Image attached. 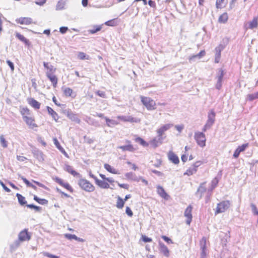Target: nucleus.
<instances>
[{
    "instance_id": "obj_14",
    "label": "nucleus",
    "mask_w": 258,
    "mask_h": 258,
    "mask_svg": "<svg viewBox=\"0 0 258 258\" xmlns=\"http://www.w3.org/2000/svg\"><path fill=\"white\" fill-rule=\"evenodd\" d=\"M172 125H173L172 124H166L161 126L157 130V134L165 136V132L168 130L171 127H172Z\"/></svg>"
},
{
    "instance_id": "obj_62",
    "label": "nucleus",
    "mask_w": 258,
    "mask_h": 258,
    "mask_svg": "<svg viewBox=\"0 0 258 258\" xmlns=\"http://www.w3.org/2000/svg\"><path fill=\"white\" fill-rule=\"evenodd\" d=\"M162 238L168 243H172L171 239L166 236H162Z\"/></svg>"
},
{
    "instance_id": "obj_43",
    "label": "nucleus",
    "mask_w": 258,
    "mask_h": 258,
    "mask_svg": "<svg viewBox=\"0 0 258 258\" xmlns=\"http://www.w3.org/2000/svg\"><path fill=\"white\" fill-rule=\"evenodd\" d=\"M201 249H206V238L203 237L200 241Z\"/></svg>"
},
{
    "instance_id": "obj_24",
    "label": "nucleus",
    "mask_w": 258,
    "mask_h": 258,
    "mask_svg": "<svg viewBox=\"0 0 258 258\" xmlns=\"http://www.w3.org/2000/svg\"><path fill=\"white\" fill-rule=\"evenodd\" d=\"M28 103L34 108L38 109L40 107V103L34 98H30L28 99Z\"/></svg>"
},
{
    "instance_id": "obj_1",
    "label": "nucleus",
    "mask_w": 258,
    "mask_h": 258,
    "mask_svg": "<svg viewBox=\"0 0 258 258\" xmlns=\"http://www.w3.org/2000/svg\"><path fill=\"white\" fill-rule=\"evenodd\" d=\"M31 238L30 235L28 233V230L27 229H24L19 234V240L16 241L11 246V248H13V247L16 248L18 247L20 245V241H24L26 240H29Z\"/></svg>"
},
{
    "instance_id": "obj_46",
    "label": "nucleus",
    "mask_w": 258,
    "mask_h": 258,
    "mask_svg": "<svg viewBox=\"0 0 258 258\" xmlns=\"http://www.w3.org/2000/svg\"><path fill=\"white\" fill-rule=\"evenodd\" d=\"M218 183V180L216 177H215V178H214L212 180V181L211 182V187L210 190H212L213 189H214L216 187Z\"/></svg>"
},
{
    "instance_id": "obj_64",
    "label": "nucleus",
    "mask_w": 258,
    "mask_h": 258,
    "mask_svg": "<svg viewBox=\"0 0 258 258\" xmlns=\"http://www.w3.org/2000/svg\"><path fill=\"white\" fill-rule=\"evenodd\" d=\"M46 0H37L35 3L39 6H42L46 3Z\"/></svg>"
},
{
    "instance_id": "obj_26",
    "label": "nucleus",
    "mask_w": 258,
    "mask_h": 258,
    "mask_svg": "<svg viewBox=\"0 0 258 258\" xmlns=\"http://www.w3.org/2000/svg\"><path fill=\"white\" fill-rule=\"evenodd\" d=\"M258 25L257 18L256 17L253 18V20L249 22L248 24V26L246 27V29H253L257 27Z\"/></svg>"
},
{
    "instance_id": "obj_23",
    "label": "nucleus",
    "mask_w": 258,
    "mask_h": 258,
    "mask_svg": "<svg viewBox=\"0 0 258 258\" xmlns=\"http://www.w3.org/2000/svg\"><path fill=\"white\" fill-rule=\"evenodd\" d=\"M159 250L165 256L168 257L169 255V249L163 243L159 242Z\"/></svg>"
},
{
    "instance_id": "obj_21",
    "label": "nucleus",
    "mask_w": 258,
    "mask_h": 258,
    "mask_svg": "<svg viewBox=\"0 0 258 258\" xmlns=\"http://www.w3.org/2000/svg\"><path fill=\"white\" fill-rule=\"evenodd\" d=\"M215 113L214 110H211L210 112L208 113V118L207 121L206 123H207L210 126H212L215 121Z\"/></svg>"
},
{
    "instance_id": "obj_27",
    "label": "nucleus",
    "mask_w": 258,
    "mask_h": 258,
    "mask_svg": "<svg viewBox=\"0 0 258 258\" xmlns=\"http://www.w3.org/2000/svg\"><path fill=\"white\" fill-rule=\"evenodd\" d=\"M46 108L48 113L52 116L53 119L55 121H57L58 119V116L57 113L54 111L51 107L47 106Z\"/></svg>"
},
{
    "instance_id": "obj_28",
    "label": "nucleus",
    "mask_w": 258,
    "mask_h": 258,
    "mask_svg": "<svg viewBox=\"0 0 258 258\" xmlns=\"http://www.w3.org/2000/svg\"><path fill=\"white\" fill-rule=\"evenodd\" d=\"M96 183L97 185H98L100 187L102 188L106 189L109 187V184L104 180H101L98 179H96Z\"/></svg>"
},
{
    "instance_id": "obj_18",
    "label": "nucleus",
    "mask_w": 258,
    "mask_h": 258,
    "mask_svg": "<svg viewBox=\"0 0 258 258\" xmlns=\"http://www.w3.org/2000/svg\"><path fill=\"white\" fill-rule=\"evenodd\" d=\"M125 176L128 179L137 182H139L140 180V179H141V176L138 177L137 176H136L135 173L132 172H127L125 173Z\"/></svg>"
},
{
    "instance_id": "obj_54",
    "label": "nucleus",
    "mask_w": 258,
    "mask_h": 258,
    "mask_svg": "<svg viewBox=\"0 0 258 258\" xmlns=\"http://www.w3.org/2000/svg\"><path fill=\"white\" fill-rule=\"evenodd\" d=\"M105 24L109 26H114L116 25V23L115 22V20L112 19L109 21H108L105 23Z\"/></svg>"
},
{
    "instance_id": "obj_6",
    "label": "nucleus",
    "mask_w": 258,
    "mask_h": 258,
    "mask_svg": "<svg viewBox=\"0 0 258 258\" xmlns=\"http://www.w3.org/2000/svg\"><path fill=\"white\" fill-rule=\"evenodd\" d=\"M165 138L166 136H162L160 134H157V136L151 140V144L154 148H156L163 143V140Z\"/></svg>"
},
{
    "instance_id": "obj_7",
    "label": "nucleus",
    "mask_w": 258,
    "mask_h": 258,
    "mask_svg": "<svg viewBox=\"0 0 258 258\" xmlns=\"http://www.w3.org/2000/svg\"><path fill=\"white\" fill-rule=\"evenodd\" d=\"M63 113L72 121H74L77 123H80L81 120L79 118L77 115L73 113L70 109H67L64 110Z\"/></svg>"
},
{
    "instance_id": "obj_35",
    "label": "nucleus",
    "mask_w": 258,
    "mask_h": 258,
    "mask_svg": "<svg viewBox=\"0 0 258 258\" xmlns=\"http://www.w3.org/2000/svg\"><path fill=\"white\" fill-rule=\"evenodd\" d=\"M104 166V168L110 173L113 174H118L117 171H116L114 168L112 167L110 165L108 164H105Z\"/></svg>"
},
{
    "instance_id": "obj_3",
    "label": "nucleus",
    "mask_w": 258,
    "mask_h": 258,
    "mask_svg": "<svg viewBox=\"0 0 258 258\" xmlns=\"http://www.w3.org/2000/svg\"><path fill=\"white\" fill-rule=\"evenodd\" d=\"M141 102L146 106L147 109L149 110H153L155 109L156 103L150 97H144L141 96Z\"/></svg>"
},
{
    "instance_id": "obj_17",
    "label": "nucleus",
    "mask_w": 258,
    "mask_h": 258,
    "mask_svg": "<svg viewBox=\"0 0 258 258\" xmlns=\"http://www.w3.org/2000/svg\"><path fill=\"white\" fill-rule=\"evenodd\" d=\"M46 76L47 78L50 80L51 82L52 86L54 88H56L57 84L58 79L57 77L54 74H51L48 73H46Z\"/></svg>"
},
{
    "instance_id": "obj_22",
    "label": "nucleus",
    "mask_w": 258,
    "mask_h": 258,
    "mask_svg": "<svg viewBox=\"0 0 258 258\" xmlns=\"http://www.w3.org/2000/svg\"><path fill=\"white\" fill-rule=\"evenodd\" d=\"M168 157L169 160L175 164H177L179 162V160L177 156L172 151H170L168 153Z\"/></svg>"
},
{
    "instance_id": "obj_44",
    "label": "nucleus",
    "mask_w": 258,
    "mask_h": 258,
    "mask_svg": "<svg viewBox=\"0 0 258 258\" xmlns=\"http://www.w3.org/2000/svg\"><path fill=\"white\" fill-rule=\"evenodd\" d=\"M102 28L101 26H96L92 29H90L89 30V32L91 34H94L98 31H99Z\"/></svg>"
},
{
    "instance_id": "obj_2",
    "label": "nucleus",
    "mask_w": 258,
    "mask_h": 258,
    "mask_svg": "<svg viewBox=\"0 0 258 258\" xmlns=\"http://www.w3.org/2000/svg\"><path fill=\"white\" fill-rule=\"evenodd\" d=\"M78 184L82 189L88 192L93 191L95 189L94 186L85 179H80L78 181Z\"/></svg>"
},
{
    "instance_id": "obj_63",
    "label": "nucleus",
    "mask_w": 258,
    "mask_h": 258,
    "mask_svg": "<svg viewBox=\"0 0 258 258\" xmlns=\"http://www.w3.org/2000/svg\"><path fill=\"white\" fill-rule=\"evenodd\" d=\"M68 28L67 27H61L59 28V32L62 34H64L68 31Z\"/></svg>"
},
{
    "instance_id": "obj_8",
    "label": "nucleus",
    "mask_w": 258,
    "mask_h": 258,
    "mask_svg": "<svg viewBox=\"0 0 258 258\" xmlns=\"http://www.w3.org/2000/svg\"><path fill=\"white\" fill-rule=\"evenodd\" d=\"M192 207L191 205H189L186 209H185L184 213V215L185 217L187 218V220L186 221V223L187 225H189L191 223V221L192 220V214H191V211H192Z\"/></svg>"
},
{
    "instance_id": "obj_20",
    "label": "nucleus",
    "mask_w": 258,
    "mask_h": 258,
    "mask_svg": "<svg viewBox=\"0 0 258 258\" xmlns=\"http://www.w3.org/2000/svg\"><path fill=\"white\" fill-rule=\"evenodd\" d=\"M23 118L26 124L29 125L30 127L33 128L34 127L37 126V125L34 122V119H33L32 117H28L27 116H23Z\"/></svg>"
},
{
    "instance_id": "obj_40",
    "label": "nucleus",
    "mask_w": 258,
    "mask_h": 258,
    "mask_svg": "<svg viewBox=\"0 0 258 258\" xmlns=\"http://www.w3.org/2000/svg\"><path fill=\"white\" fill-rule=\"evenodd\" d=\"M16 36L20 41L24 42L25 44H27L28 43V40L21 34L17 33L16 35Z\"/></svg>"
},
{
    "instance_id": "obj_33",
    "label": "nucleus",
    "mask_w": 258,
    "mask_h": 258,
    "mask_svg": "<svg viewBox=\"0 0 258 258\" xmlns=\"http://www.w3.org/2000/svg\"><path fill=\"white\" fill-rule=\"evenodd\" d=\"M124 201L119 196H118L116 205V207L118 209H122L124 206Z\"/></svg>"
},
{
    "instance_id": "obj_45",
    "label": "nucleus",
    "mask_w": 258,
    "mask_h": 258,
    "mask_svg": "<svg viewBox=\"0 0 258 258\" xmlns=\"http://www.w3.org/2000/svg\"><path fill=\"white\" fill-rule=\"evenodd\" d=\"M27 207L30 209H33L37 212H41V207L34 205L33 204L27 205Z\"/></svg>"
},
{
    "instance_id": "obj_51",
    "label": "nucleus",
    "mask_w": 258,
    "mask_h": 258,
    "mask_svg": "<svg viewBox=\"0 0 258 258\" xmlns=\"http://www.w3.org/2000/svg\"><path fill=\"white\" fill-rule=\"evenodd\" d=\"M248 143L244 144L240 146H238L237 149L241 153V152L244 151L245 150L246 148L248 147Z\"/></svg>"
},
{
    "instance_id": "obj_42",
    "label": "nucleus",
    "mask_w": 258,
    "mask_h": 258,
    "mask_svg": "<svg viewBox=\"0 0 258 258\" xmlns=\"http://www.w3.org/2000/svg\"><path fill=\"white\" fill-rule=\"evenodd\" d=\"M0 143L3 147L5 148L8 147V143L3 135L0 136Z\"/></svg>"
},
{
    "instance_id": "obj_15",
    "label": "nucleus",
    "mask_w": 258,
    "mask_h": 258,
    "mask_svg": "<svg viewBox=\"0 0 258 258\" xmlns=\"http://www.w3.org/2000/svg\"><path fill=\"white\" fill-rule=\"evenodd\" d=\"M157 192L158 194L162 198L168 200L169 198V196L166 193L164 189L163 188L162 186L160 185H158L157 186Z\"/></svg>"
},
{
    "instance_id": "obj_52",
    "label": "nucleus",
    "mask_w": 258,
    "mask_h": 258,
    "mask_svg": "<svg viewBox=\"0 0 258 258\" xmlns=\"http://www.w3.org/2000/svg\"><path fill=\"white\" fill-rule=\"evenodd\" d=\"M65 237L69 240L77 239V236L75 234H65Z\"/></svg>"
},
{
    "instance_id": "obj_9",
    "label": "nucleus",
    "mask_w": 258,
    "mask_h": 258,
    "mask_svg": "<svg viewBox=\"0 0 258 258\" xmlns=\"http://www.w3.org/2000/svg\"><path fill=\"white\" fill-rule=\"evenodd\" d=\"M224 47L222 45L220 44L215 49V62L218 63L220 61L221 57V52L223 50Z\"/></svg>"
},
{
    "instance_id": "obj_53",
    "label": "nucleus",
    "mask_w": 258,
    "mask_h": 258,
    "mask_svg": "<svg viewBox=\"0 0 258 258\" xmlns=\"http://www.w3.org/2000/svg\"><path fill=\"white\" fill-rule=\"evenodd\" d=\"M43 255L47 256L49 258H60L59 256L49 253L47 252H44L43 253Z\"/></svg>"
},
{
    "instance_id": "obj_37",
    "label": "nucleus",
    "mask_w": 258,
    "mask_h": 258,
    "mask_svg": "<svg viewBox=\"0 0 258 258\" xmlns=\"http://www.w3.org/2000/svg\"><path fill=\"white\" fill-rule=\"evenodd\" d=\"M197 169H195V167H192L191 166L186 171V172L184 173V175L190 176L195 174L197 172Z\"/></svg>"
},
{
    "instance_id": "obj_36",
    "label": "nucleus",
    "mask_w": 258,
    "mask_h": 258,
    "mask_svg": "<svg viewBox=\"0 0 258 258\" xmlns=\"http://www.w3.org/2000/svg\"><path fill=\"white\" fill-rule=\"evenodd\" d=\"M105 119L108 126L112 127V126L118 124V122L115 120L110 119L107 117H105Z\"/></svg>"
},
{
    "instance_id": "obj_34",
    "label": "nucleus",
    "mask_w": 258,
    "mask_h": 258,
    "mask_svg": "<svg viewBox=\"0 0 258 258\" xmlns=\"http://www.w3.org/2000/svg\"><path fill=\"white\" fill-rule=\"evenodd\" d=\"M34 200L37 202H38L39 204L42 205H47L48 202L47 200L44 199H40L36 196H34Z\"/></svg>"
},
{
    "instance_id": "obj_19",
    "label": "nucleus",
    "mask_w": 258,
    "mask_h": 258,
    "mask_svg": "<svg viewBox=\"0 0 258 258\" xmlns=\"http://www.w3.org/2000/svg\"><path fill=\"white\" fill-rule=\"evenodd\" d=\"M64 169L65 171L70 173V174L73 175L74 176L78 177H80L81 176V175L80 174V173L77 172L75 170H74L73 169L72 167L70 165H65Z\"/></svg>"
},
{
    "instance_id": "obj_47",
    "label": "nucleus",
    "mask_w": 258,
    "mask_h": 258,
    "mask_svg": "<svg viewBox=\"0 0 258 258\" xmlns=\"http://www.w3.org/2000/svg\"><path fill=\"white\" fill-rule=\"evenodd\" d=\"M47 70V71H46V73L53 74L55 72L56 69L54 68L52 65L50 64L48 69Z\"/></svg>"
},
{
    "instance_id": "obj_30",
    "label": "nucleus",
    "mask_w": 258,
    "mask_h": 258,
    "mask_svg": "<svg viewBox=\"0 0 258 258\" xmlns=\"http://www.w3.org/2000/svg\"><path fill=\"white\" fill-rule=\"evenodd\" d=\"M32 20L30 18H20L18 19V22L21 24L28 25L32 23Z\"/></svg>"
},
{
    "instance_id": "obj_4",
    "label": "nucleus",
    "mask_w": 258,
    "mask_h": 258,
    "mask_svg": "<svg viewBox=\"0 0 258 258\" xmlns=\"http://www.w3.org/2000/svg\"><path fill=\"white\" fill-rule=\"evenodd\" d=\"M194 138L199 146L201 147L205 146L206 139L205 135L203 132H195Z\"/></svg>"
},
{
    "instance_id": "obj_58",
    "label": "nucleus",
    "mask_w": 258,
    "mask_h": 258,
    "mask_svg": "<svg viewBox=\"0 0 258 258\" xmlns=\"http://www.w3.org/2000/svg\"><path fill=\"white\" fill-rule=\"evenodd\" d=\"M142 240L145 242H150L152 241L151 238H149L145 235H143L142 237Z\"/></svg>"
},
{
    "instance_id": "obj_38",
    "label": "nucleus",
    "mask_w": 258,
    "mask_h": 258,
    "mask_svg": "<svg viewBox=\"0 0 258 258\" xmlns=\"http://www.w3.org/2000/svg\"><path fill=\"white\" fill-rule=\"evenodd\" d=\"M258 98V91L253 94H248L247 96V99L249 101H252Z\"/></svg>"
},
{
    "instance_id": "obj_50",
    "label": "nucleus",
    "mask_w": 258,
    "mask_h": 258,
    "mask_svg": "<svg viewBox=\"0 0 258 258\" xmlns=\"http://www.w3.org/2000/svg\"><path fill=\"white\" fill-rule=\"evenodd\" d=\"M224 2V0H217L216 1V7L218 9H221L224 7L223 4Z\"/></svg>"
},
{
    "instance_id": "obj_31",
    "label": "nucleus",
    "mask_w": 258,
    "mask_h": 258,
    "mask_svg": "<svg viewBox=\"0 0 258 258\" xmlns=\"http://www.w3.org/2000/svg\"><path fill=\"white\" fill-rule=\"evenodd\" d=\"M16 197L18 198L19 203L21 205L23 206L27 203V201L25 200V198L21 194L17 193L16 194Z\"/></svg>"
},
{
    "instance_id": "obj_16",
    "label": "nucleus",
    "mask_w": 258,
    "mask_h": 258,
    "mask_svg": "<svg viewBox=\"0 0 258 258\" xmlns=\"http://www.w3.org/2000/svg\"><path fill=\"white\" fill-rule=\"evenodd\" d=\"M55 181L57 183H58L62 186L64 187L65 188H66L70 191H71V192L73 191V189L70 186V185L67 182H64L62 179H61L58 177H56L55 179Z\"/></svg>"
},
{
    "instance_id": "obj_48",
    "label": "nucleus",
    "mask_w": 258,
    "mask_h": 258,
    "mask_svg": "<svg viewBox=\"0 0 258 258\" xmlns=\"http://www.w3.org/2000/svg\"><path fill=\"white\" fill-rule=\"evenodd\" d=\"M20 112L21 114L23 116H25V114L28 115L30 114V110L27 107H24L22 108Z\"/></svg>"
},
{
    "instance_id": "obj_12",
    "label": "nucleus",
    "mask_w": 258,
    "mask_h": 258,
    "mask_svg": "<svg viewBox=\"0 0 258 258\" xmlns=\"http://www.w3.org/2000/svg\"><path fill=\"white\" fill-rule=\"evenodd\" d=\"M125 142L128 144L124 146H118L117 148L120 149L122 151H130V152H134L135 150V149L134 148L132 145L131 144V141L128 140H126Z\"/></svg>"
},
{
    "instance_id": "obj_41",
    "label": "nucleus",
    "mask_w": 258,
    "mask_h": 258,
    "mask_svg": "<svg viewBox=\"0 0 258 258\" xmlns=\"http://www.w3.org/2000/svg\"><path fill=\"white\" fill-rule=\"evenodd\" d=\"M135 141L137 143H139L141 145L146 147L148 146V143H147L142 138L140 137H138L135 139Z\"/></svg>"
},
{
    "instance_id": "obj_49",
    "label": "nucleus",
    "mask_w": 258,
    "mask_h": 258,
    "mask_svg": "<svg viewBox=\"0 0 258 258\" xmlns=\"http://www.w3.org/2000/svg\"><path fill=\"white\" fill-rule=\"evenodd\" d=\"M228 17L226 14H223L220 16L219 18V21L220 22L225 23L227 21Z\"/></svg>"
},
{
    "instance_id": "obj_61",
    "label": "nucleus",
    "mask_w": 258,
    "mask_h": 258,
    "mask_svg": "<svg viewBox=\"0 0 258 258\" xmlns=\"http://www.w3.org/2000/svg\"><path fill=\"white\" fill-rule=\"evenodd\" d=\"M116 183H117L118 185L121 187L123 188L124 189H128L129 187V185L127 184H124V183H119L118 182L116 181Z\"/></svg>"
},
{
    "instance_id": "obj_13",
    "label": "nucleus",
    "mask_w": 258,
    "mask_h": 258,
    "mask_svg": "<svg viewBox=\"0 0 258 258\" xmlns=\"http://www.w3.org/2000/svg\"><path fill=\"white\" fill-rule=\"evenodd\" d=\"M33 154L39 162H42L44 160V155L43 153L37 149H34L32 150Z\"/></svg>"
},
{
    "instance_id": "obj_57",
    "label": "nucleus",
    "mask_w": 258,
    "mask_h": 258,
    "mask_svg": "<svg viewBox=\"0 0 258 258\" xmlns=\"http://www.w3.org/2000/svg\"><path fill=\"white\" fill-rule=\"evenodd\" d=\"M0 185L3 187V188L6 191L8 192L11 191L10 189L8 187H7L6 185L4 184V183L2 180H0Z\"/></svg>"
},
{
    "instance_id": "obj_39",
    "label": "nucleus",
    "mask_w": 258,
    "mask_h": 258,
    "mask_svg": "<svg viewBox=\"0 0 258 258\" xmlns=\"http://www.w3.org/2000/svg\"><path fill=\"white\" fill-rule=\"evenodd\" d=\"M78 57L81 60L89 59L90 58L89 55H87L84 52H78Z\"/></svg>"
},
{
    "instance_id": "obj_29",
    "label": "nucleus",
    "mask_w": 258,
    "mask_h": 258,
    "mask_svg": "<svg viewBox=\"0 0 258 258\" xmlns=\"http://www.w3.org/2000/svg\"><path fill=\"white\" fill-rule=\"evenodd\" d=\"M62 90L63 91V94L67 97H75V96H73V90L69 87H62Z\"/></svg>"
},
{
    "instance_id": "obj_59",
    "label": "nucleus",
    "mask_w": 258,
    "mask_h": 258,
    "mask_svg": "<svg viewBox=\"0 0 258 258\" xmlns=\"http://www.w3.org/2000/svg\"><path fill=\"white\" fill-rule=\"evenodd\" d=\"M96 94L98 95L99 96L102 97V98H106V94L104 92L102 91H97L96 92Z\"/></svg>"
},
{
    "instance_id": "obj_25",
    "label": "nucleus",
    "mask_w": 258,
    "mask_h": 258,
    "mask_svg": "<svg viewBox=\"0 0 258 258\" xmlns=\"http://www.w3.org/2000/svg\"><path fill=\"white\" fill-rule=\"evenodd\" d=\"M206 191V187L205 186V182L202 183L200 186L199 187L197 192L196 193L197 195H200L199 197L201 198L203 196V194Z\"/></svg>"
},
{
    "instance_id": "obj_11",
    "label": "nucleus",
    "mask_w": 258,
    "mask_h": 258,
    "mask_svg": "<svg viewBox=\"0 0 258 258\" xmlns=\"http://www.w3.org/2000/svg\"><path fill=\"white\" fill-rule=\"evenodd\" d=\"M224 76V72L222 69H219L218 70V72L217 73V82L216 84V89L220 90L221 86H222V81L223 79V77Z\"/></svg>"
},
{
    "instance_id": "obj_56",
    "label": "nucleus",
    "mask_w": 258,
    "mask_h": 258,
    "mask_svg": "<svg viewBox=\"0 0 258 258\" xmlns=\"http://www.w3.org/2000/svg\"><path fill=\"white\" fill-rule=\"evenodd\" d=\"M125 213L130 217H132L133 215V213L132 210L128 207H126Z\"/></svg>"
},
{
    "instance_id": "obj_32",
    "label": "nucleus",
    "mask_w": 258,
    "mask_h": 258,
    "mask_svg": "<svg viewBox=\"0 0 258 258\" xmlns=\"http://www.w3.org/2000/svg\"><path fill=\"white\" fill-rule=\"evenodd\" d=\"M66 1L67 0H59L56 6V10H61L64 9L66 4Z\"/></svg>"
},
{
    "instance_id": "obj_55",
    "label": "nucleus",
    "mask_w": 258,
    "mask_h": 258,
    "mask_svg": "<svg viewBox=\"0 0 258 258\" xmlns=\"http://www.w3.org/2000/svg\"><path fill=\"white\" fill-rule=\"evenodd\" d=\"M19 177L23 180V181L25 183L27 186H30V185H31L32 183L28 180L21 175H19Z\"/></svg>"
},
{
    "instance_id": "obj_60",
    "label": "nucleus",
    "mask_w": 258,
    "mask_h": 258,
    "mask_svg": "<svg viewBox=\"0 0 258 258\" xmlns=\"http://www.w3.org/2000/svg\"><path fill=\"white\" fill-rule=\"evenodd\" d=\"M6 62L8 64V65L10 67V68H11V71H14V64L13 62H12L11 61H10V60H7L6 61Z\"/></svg>"
},
{
    "instance_id": "obj_10",
    "label": "nucleus",
    "mask_w": 258,
    "mask_h": 258,
    "mask_svg": "<svg viewBox=\"0 0 258 258\" xmlns=\"http://www.w3.org/2000/svg\"><path fill=\"white\" fill-rule=\"evenodd\" d=\"M117 118L124 121H128L130 122H140L141 120L138 118H135L132 116H118Z\"/></svg>"
},
{
    "instance_id": "obj_5",
    "label": "nucleus",
    "mask_w": 258,
    "mask_h": 258,
    "mask_svg": "<svg viewBox=\"0 0 258 258\" xmlns=\"http://www.w3.org/2000/svg\"><path fill=\"white\" fill-rule=\"evenodd\" d=\"M230 205L229 201H224L217 204L216 213H221L227 210Z\"/></svg>"
}]
</instances>
